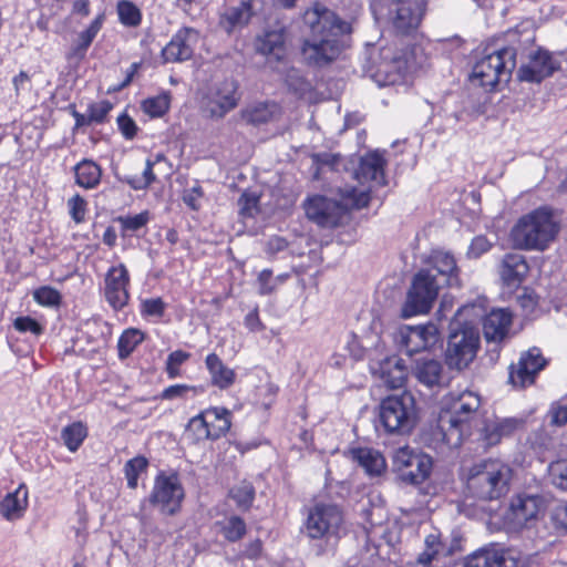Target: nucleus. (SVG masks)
Returning a JSON list of instances; mask_svg holds the SVG:
<instances>
[{
    "mask_svg": "<svg viewBox=\"0 0 567 567\" xmlns=\"http://www.w3.org/2000/svg\"><path fill=\"white\" fill-rule=\"evenodd\" d=\"M310 34L301 45L303 61L316 68H323L336 61L342 53L346 35L351 25L330 9L316 4L305 13Z\"/></svg>",
    "mask_w": 567,
    "mask_h": 567,
    "instance_id": "f257e3e1",
    "label": "nucleus"
},
{
    "mask_svg": "<svg viewBox=\"0 0 567 567\" xmlns=\"http://www.w3.org/2000/svg\"><path fill=\"white\" fill-rule=\"evenodd\" d=\"M484 300L462 306L454 315V322L445 349V362L450 369L463 370L474 360L480 347L476 323L485 309Z\"/></svg>",
    "mask_w": 567,
    "mask_h": 567,
    "instance_id": "f03ea898",
    "label": "nucleus"
},
{
    "mask_svg": "<svg viewBox=\"0 0 567 567\" xmlns=\"http://www.w3.org/2000/svg\"><path fill=\"white\" fill-rule=\"evenodd\" d=\"M338 199L324 196H313L305 203L307 217L320 227H337L344 215L351 209H360L369 204L368 189L358 190L352 185H346L338 190Z\"/></svg>",
    "mask_w": 567,
    "mask_h": 567,
    "instance_id": "7ed1b4c3",
    "label": "nucleus"
},
{
    "mask_svg": "<svg viewBox=\"0 0 567 567\" xmlns=\"http://www.w3.org/2000/svg\"><path fill=\"white\" fill-rule=\"evenodd\" d=\"M481 406V396L473 391L451 393L446 411L440 415L439 426L446 444L457 447L470 435V422L476 416Z\"/></svg>",
    "mask_w": 567,
    "mask_h": 567,
    "instance_id": "20e7f679",
    "label": "nucleus"
},
{
    "mask_svg": "<svg viewBox=\"0 0 567 567\" xmlns=\"http://www.w3.org/2000/svg\"><path fill=\"white\" fill-rule=\"evenodd\" d=\"M558 231L551 214L538 208L518 219L511 231L515 247L525 250H544Z\"/></svg>",
    "mask_w": 567,
    "mask_h": 567,
    "instance_id": "39448f33",
    "label": "nucleus"
},
{
    "mask_svg": "<svg viewBox=\"0 0 567 567\" xmlns=\"http://www.w3.org/2000/svg\"><path fill=\"white\" fill-rule=\"evenodd\" d=\"M512 471L499 460H485L472 466L466 486L468 492L481 499H496L508 489Z\"/></svg>",
    "mask_w": 567,
    "mask_h": 567,
    "instance_id": "423d86ee",
    "label": "nucleus"
},
{
    "mask_svg": "<svg viewBox=\"0 0 567 567\" xmlns=\"http://www.w3.org/2000/svg\"><path fill=\"white\" fill-rule=\"evenodd\" d=\"M516 55L514 47H505L484 54L473 65L471 82L489 90L497 84L507 83L516 68Z\"/></svg>",
    "mask_w": 567,
    "mask_h": 567,
    "instance_id": "0eeeda50",
    "label": "nucleus"
},
{
    "mask_svg": "<svg viewBox=\"0 0 567 567\" xmlns=\"http://www.w3.org/2000/svg\"><path fill=\"white\" fill-rule=\"evenodd\" d=\"M380 422L391 434H409L416 423L415 400L410 392L391 395L380 404Z\"/></svg>",
    "mask_w": 567,
    "mask_h": 567,
    "instance_id": "6e6552de",
    "label": "nucleus"
},
{
    "mask_svg": "<svg viewBox=\"0 0 567 567\" xmlns=\"http://www.w3.org/2000/svg\"><path fill=\"white\" fill-rule=\"evenodd\" d=\"M442 286L430 270H419L411 282L406 299L401 309L402 318L427 313L439 296Z\"/></svg>",
    "mask_w": 567,
    "mask_h": 567,
    "instance_id": "1a4fd4ad",
    "label": "nucleus"
},
{
    "mask_svg": "<svg viewBox=\"0 0 567 567\" xmlns=\"http://www.w3.org/2000/svg\"><path fill=\"white\" fill-rule=\"evenodd\" d=\"M184 497L185 491L178 475L161 472L154 480L148 499L161 513L173 516L179 512Z\"/></svg>",
    "mask_w": 567,
    "mask_h": 567,
    "instance_id": "9d476101",
    "label": "nucleus"
},
{
    "mask_svg": "<svg viewBox=\"0 0 567 567\" xmlns=\"http://www.w3.org/2000/svg\"><path fill=\"white\" fill-rule=\"evenodd\" d=\"M343 515L333 504L318 503L308 513L306 533L312 539L339 537Z\"/></svg>",
    "mask_w": 567,
    "mask_h": 567,
    "instance_id": "9b49d317",
    "label": "nucleus"
},
{
    "mask_svg": "<svg viewBox=\"0 0 567 567\" xmlns=\"http://www.w3.org/2000/svg\"><path fill=\"white\" fill-rule=\"evenodd\" d=\"M411 52L396 45L384 47L380 51V62L377 65L374 75L383 85H392L403 80L414 63Z\"/></svg>",
    "mask_w": 567,
    "mask_h": 567,
    "instance_id": "f8f14e48",
    "label": "nucleus"
},
{
    "mask_svg": "<svg viewBox=\"0 0 567 567\" xmlns=\"http://www.w3.org/2000/svg\"><path fill=\"white\" fill-rule=\"evenodd\" d=\"M237 85L233 81H224L206 93L202 100V111L210 118H223L238 104Z\"/></svg>",
    "mask_w": 567,
    "mask_h": 567,
    "instance_id": "ddd939ff",
    "label": "nucleus"
},
{
    "mask_svg": "<svg viewBox=\"0 0 567 567\" xmlns=\"http://www.w3.org/2000/svg\"><path fill=\"white\" fill-rule=\"evenodd\" d=\"M425 11L424 0H390L389 18L396 32L408 34L417 29Z\"/></svg>",
    "mask_w": 567,
    "mask_h": 567,
    "instance_id": "4468645a",
    "label": "nucleus"
},
{
    "mask_svg": "<svg viewBox=\"0 0 567 567\" xmlns=\"http://www.w3.org/2000/svg\"><path fill=\"white\" fill-rule=\"evenodd\" d=\"M385 165L384 152L377 150L363 155L353 173V177L358 181L360 187H354L358 190L368 189L370 195L374 186H383L385 184Z\"/></svg>",
    "mask_w": 567,
    "mask_h": 567,
    "instance_id": "2eb2a0df",
    "label": "nucleus"
},
{
    "mask_svg": "<svg viewBox=\"0 0 567 567\" xmlns=\"http://www.w3.org/2000/svg\"><path fill=\"white\" fill-rule=\"evenodd\" d=\"M542 499L534 495H517L512 498L504 514V524L509 530H520L537 518Z\"/></svg>",
    "mask_w": 567,
    "mask_h": 567,
    "instance_id": "dca6fc26",
    "label": "nucleus"
},
{
    "mask_svg": "<svg viewBox=\"0 0 567 567\" xmlns=\"http://www.w3.org/2000/svg\"><path fill=\"white\" fill-rule=\"evenodd\" d=\"M130 274L124 264L111 267L104 279V298L113 310H122L130 300Z\"/></svg>",
    "mask_w": 567,
    "mask_h": 567,
    "instance_id": "f3484780",
    "label": "nucleus"
},
{
    "mask_svg": "<svg viewBox=\"0 0 567 567\" xmlns=\"http://www.w3.org/2000/svg\"><path fill=\"white\" fill-rule=\"evenodd\" d=\"M439 340V328L429 322L423 326H404L399 332L401 350L412 355L434 346Z\"/></svg>",
    "mask_w": 567,
    "mask_h": 567,
    "instance_id": "a211bd4d",
    "label": "nucleus"
},
{
    "mask_svg": "<svg viewBox=\"0 0 567 567\" xmlns=\"http://www.w3.org/2000/svg\"><path fill=\"white\" fill-rule=\"evenodd\" d=\"M546 364L547 360L543 357L540 349L533 347L520 354L516 365H511L509 381L514 385L522 388L530 385Z\"/></svg>",
    "mask_w": 567,
    "mask_h": 567,
    "instance_id": "6ab92c4d",
    "label": "nucleus"
},
{
    "mask_svg": "<svg viewBox=\"0 0 567 567\" xmlns=\"http://www.w3.org/2000/svg\"><path fill=\"white\" fill-rule=\"evenodd\" d=\"M199 33L194 28H181L163 48L162 58L165 63H176L189 60L194 45L198 42Z\"/></svg>",
    "mask_w": 567,
    "mask_h": 567,
    "instance_id": "aec40b11",
    "label": "nucleus"
},
{
    "mask_svg": "<svg viewBox=\"0 0 567 567\" xmlns=\"http://www.w3.org/2000/svg\"><path fill=\"white\" fill-rule=\"evenodd\" d=\"M427 266L421 270H430L435 275L439 285L444 287H460V269L454 256L444 250H433L427 258Z\"/></svg>",
    "mask_w": 567,
    "mask_h": 567,
    "instance_id": "412c9836",
    "label": "nucleus"
},
{
    "mask_svg": "<svg viewBox=\"0 0 567 567\" xmlns=\"http://www.w3.org/2000/svg\"><path fill=\"white\" fill-rule=\"evenodd\" d=\"M527 416L498 417L485 423L483 439L489 446L498 444L503 439H508L526 429Z\"/></svg>",
    "mask_w": 567,
    "mask_h": 567,
    "instance_id": "4be33fe9",
    "label": "nucleus"
},
{
    "mask_svg": "<svg viewBox=\"0 0 567 567\" xmlns=\"http://www.w3.org/2000/svg\"><path fill=\"white\" fill-rule=\"evenodd\" d=\"M372 374L390 389L402 388L406 380V368L402 359L392 355L370 364Z\"/></svg>",
    "mask_w": 567,
    "mask_h": 567,
    "instance_id": "5701e85b",
    "label": "nucleus"
},
{
    "mask_svg": "<svg viewBox=\"0 0 567 567\" xmlns=\"http://www.w3.org/2000/svg\"><path fill=\"white\" fill-rule=\"evenodd\" d=\"M555 61L547 51L537 50L529 55V61L518 70V79L526 82H540L555 71Z\"/></svg>",
    "mask_w": 567,
    "mask_h": 567,
    "instance_id": "b1692460",
    "label": "nucleus"
},
{
    "mask_svg": "<svg viewBox=\"0 0 567 567\" xmlns=\"http://www.w3.org/2000/svg\"><path fill=\"white\" fill-rule=\"evenodd\" d=\"M485 300V298H478ZM484 309L485 302H483ZM483 332L488 342H501L507 334L508 328L512 323V313L505 309H493L491 312H484L483 317Z\"/></svg>",
    "mask_w": 567,
    "mask_h": 567,
    "instance_id": "393cba45",
    "label": "nucleus"
},
{
    "mask_svg": "<svg viewBox=\"0 0 567 567\" xmlns=\"http://www.w3.org/2000/svg\"><path fill=\"white\" fill-rule=\"evenodd\" d=\"M256 51L281 61L286 54V31L284 27L266 29L255 41Z\"/></svg>",
    "mask_w": 567,
    "mask_h": 567,
    "instance_id": "a878e982",
    "label": "nucleus"
},
{
    "mask_svg": "<svg viewBox=\"0 0 567 567\" xmlns=\"http://www.w3.org/2000/svg\"><path fill=\"white\" fill-rule=\"evenodd\" d=\"M349 455L370 477L380 476L386 470L383 454L372 447H354L349 451Z\"/></svg>",
    "mask_w": 567,
    "mask_h": 567,
    "instance_id": "bb28decb",
    "label": "nucleus"
},
{
    "mask_svg": "<svg viewBox=\"0 0 567 567\" xmlns=\"http://www.w3.org/2000/svg\"><path fill=\"white\" fill-rule=\"evenodd\" d=\"M412 373L420 383L429 388L440 386L443 383L444 368L441 361L423 357L414 362Z\"/></svg>",
    "mask_w": 567,
    "mask_h": 567,
    "instance_id": "cd10ccee",
    "label": "nucleus"
},
{
    "mask_svg": "<svg viewBox=\"0 0 567 567\" xmlns=\"http://www.w3.org/2000/svg\"><path fill=\"white\" fill-rule=\"evenodd\" d=\"M28 495L25 484H20L0 501V515L10 522L21 518L28 507Z\"/></svg>",
    "mask_w": 567,
    "mask_h": 567,
    "instance_id": "c85d7f7f",
    "label": "nucleus"
},
{
    "mask_svg": "<svg viewBox=\"0 0 567 567\" xmlns=\"http://www.w3.org/2000/svg\"><path fill=\"white\" fill-rule=\"evenodd\" d=\"M255 1L256 0H244L238 6L227 8L220 16V27L227 33H231L236 28H243L248 24L254 16Z\"/></svg>",
    "mask_w": 567,
    "mask_h": 567,
    "instance_id": "c756f323",
    "label": "nucleus"
},
{
    "mask_svg": "<svg viewBox=\"0 0 567 567\" xmlns=\"http://www.w3.org/2000/svg\"><path fill=\"white\" fill-rule=\"evenodd\" d=\"M528 270V264L523 255L507 254L502 262L501 276L508 287H516L524 280Z\"/></svg>",
    "mask_w": 567,
    "mask_h": 567,
    "instance_id": "7c9ffc66",
    "label": "nucleus"
},
{
    "mask_svg": "<svg viewBox=\"0 0 567 567\" xmlns=\"http://www.w3.org/2000/svg\"><path fill=\"white\" fill-rule=\"evenodd\" d=\"M205 365L210 375V382L220 390L229 389L236 381V373L228 368L216 353H209L205 359Z\"/></svg>",
    "mask_w": 567,
    "mask_h": 567,
    "instance_id": "2f4dec72",
    "label": "nucleus"
},
{
    "mask_svg": "<svg viewBox=\"0 0 567 567\" xmlns=\"http://www.w3.org/2000/svg\"><path fill=\"white\" fill-rule=\"evenodd\" d=\"M202 413L207 423L212 440H217L229 431L231 422L230 412L227 409L209 408Z\"/></svg>",
    "mask_w": 567,
    "mask_h": 567,
    "instance_id": "473e14b6",
    "label": "nucleus"
},
{
    "mask_svg": "<svg viewBox=\"0 0 567 567\" xmlns=\"http://www.w3.org/2000/svg\"><path fill=\"white\" fill-rule=\"evenodd\" d=\"M516 561L495 550H482L470 556L465 567H516Z\"/></svg>",
    "mask_w": 567,
    "mask_h": 567,
    "instance_id": "72a5a7b5",
    "label": "nucleus"
},
{
    "mask_svg": "<svg viewBox=\"0 0 567 567\" xmlns=\"http://www.w3.org/2000/svg\"><path fill=\"white\" fill-rule=\"evenodd\" d=\"M103 20V16H97L87 27V29L79 34L76 42L66 55L68 59L81 60L85 56L87 49L102 28Z\"/></svg>",
    "mask_w": 567,
    "mask_h": 567,
    "instance_id": "f704fd0d",
    "label": "nucleus"
},
{
    "mask_svg": "<svg viewBox=\"0 0 567 567\" xmlns=\"http://www.w3.org/2000/svg\"><path fill=\"white\" fill-rule=\"evenodd\" d=\"M75 183L85 189L95 188L102 176L101 167L91 159H83L74 167Z\"/></svg>",
    "mask_w": 567,
    "mask_h": 567,
    "instance_id": "c9c22d12",
    "label": "nucleus"
},
{
    "mask_svg": "<svg viewBox=\"0 0 567 567\" xmlns=\"http://www.w3.org/2000/svg\"><path fill=\"white\" fill-rule=\"evenodd\" d=\"M86 436L87 427L80 421L68 424L61 431V440L71 453L80 449Z\"/></svg>",
    "mask_w": 567,
    "mask_h": 567,
    "instance_id": "e433bc0d",
    "label": "nucleus"
},
{
    "mask_svg": "<svg viewBox=\"0 0 567 567\" xmlns=\"http://www.w3.org/2000/svg\"><path fill=\"white\" fill-rule=\"evenodd\" d=\"M432 465V458L424 454L413 463V467L405 471L401 480L413 485L421 484L430 476Z\"/></svg>",
    "mask_w": 567,
    "mask_h": 567,
    "instance_id": "4c0bfd02",
    "label": "nucleus"
},
{
    "mask_svg": "<svg viewBox=\"0 0 567 567\" xmlns=\"http://www.w3.org/2000/svg\"><path fill=\"white\" fill-rule=\"evenodd\" d=\"M444 545L441 540V535L437 532L430 533L424 539V549L417 556V564L422 566H430L431 563L441 554Z\"/></svg>",
    "mask_w": 567,
    "mask_h": 567,
    "instance_id": "58836bf2",
    "label": "nucleus"
},
{
    "mask_svg": "<svg viewBox=\"0 0 567 567\" xmlns=\"http://www.w3.org/2000/svg\"><path fill=\"white\" fill-rule=\"evenodd\" d=\"M144 340V333L135 328H128L123 331L117 341L118 357L125 359Z\"/></svg>",
    "mask_w": 567,
    "mask_h": 567,
    "instance_id": "ea45409f",
    "label": "nucleus"
},
{
    "mask_svg": "<svg viewBox=\"0 0 567 567\" xmlns=\"http://www.w3.org/2000/svg\"><path fill=\"white\" fill-rule=\"evenodd\" d=\"M229 497L236 503L239 509L247 511L255 499V488L249 482H240L230 488Z\"/></svg>",
    "mask_w": 567,
    "mask_h": 567,
    "instance_id": "a19ab883",
    "label": "nucleus"
},
{
    "mask_svg": "<svg viewBox=\"0 0 567 567\" xmlns=\"http://www.w3.org/2000/svg\"><path fill=\"white\" fill-rule=\"evenodd\" d=\"M219 525L224 537L231 543L240 540L247 532L245 520L236 515L227 517L224 522L219 523Z\"/></svg>",
    "mask_w": 567,
    "mask_h": 567,
    "instance_id": "79ce46f5",
    "label": "nucleus"
},
{
    "mask_svg": "<svg viewBox=\"0 0 567 567\" xmlns=\"http://www.w3.org/2000/svg\"><path fill=\"white\" fill-rule=\"evenodd\" d=\"M422 455L424 454L417 453L409 446H403L395 450L392 456V463L400 477L405 473L408 468L413 467V463Z\"/></svg>",
    "mask_w": 567,
    "mask_h": 567,
    "instance_id": "37998d69",
    "label": "nucleus"
},
{
    "mask_svg": "<svg viewBox=\"0 0 567 567\" xmlns=\"http://www.w3.org/2000/svg\"><path fill=\"white\" fill-rule=\"evenodd\" d=\"M117 14L120 22L125 27L135 28L142 22L141 10L128 0H122L117 3Z\"/></svg>",
    "mask_w": 567,
    "mask_h": 567,
    "instance_id": "c03bdc74",
    "label": "nucleus"
},
{
    "mask_svg": "<svg viewBox=\"0 0 567 567\" xmlns=\"http://www.w3.org/2000/svg\"><path fill=\"white\" fill-rule=\"evenodd\" d=\"M148 220V212H142L134 216H118L115 218V223L121 226V235L123 237L131 236L135 231L142 229L147 225Z\"/></svg>",
    "mask_w": 567,
    "mask_h": 567,
    "instance_id": "a18cd8bd",
    "label": "nucleus"
},
{
    "mask_svg": "<svg viewBox=\"0 0 567 567\" xmlns=\"http://www.w3.org/2000/svg\"><path fill=\"white\" fill-rule=\"evenodd\" d=\"M148 461L144 456H136L126 462L124 472L130 488L135 489L137 487L138 476L146 471Z\"/></svg>",
    "mask_w": 567,
    "mask_h": 567,
    "instance_id": "49530a36",
    "label": "nucleus"
},
{
    "mask_svg": "<svg viewBox=\"0 0 567 567\" xmlns=\"http://www.w3.org/2000/svg\"><path fill=\"white\" fill-rule=\"evenodd\" d=\"M275 112V105L268 103H258L245 110L244 117L252 124H262L268 122Z\"/></svg>",
    "mask_w": 567,
    "mask_h": 567,
    "instance_id": "de8ad7c7",
    "label": "nucleus"
},
{
    "mask_svg": "<svg viewBox=\"0 0 567 567\" xmlns=\"http://www.w3.org/2000/svg\"><path fill=\"white\" fill-rule=\"evenodd\" d=\"M169 109V97L167 94H161L148 97L142 102V110L151 117H161Z\"/></svg>",
    "mask_w": 567,
    "mask_h": 567,
    "instance_id": "09e8293b",
    "label": "nucleus"
},
{
    "mask_svg": "<svg viewBox=\"0 0 567 567\" xmlns=\"http://www.w3.org/2000/svg\"><path fill=\"white\" fill-rule=\"evenodd\" d=\"M186 434L195 442L212 440L210 432L207 429V423L202 412L189 420L186 426Z\"/></svg>",
    "mask_w": 567,
    "mask_h": 567,
    "instance_id": "8fccbe9b",
    "label": "nucleus"
},
{
    "mask_svg": "<svg viewBox=\"0 0 567 567\" xmlns=\"http://www.w3.org/2000/svg\"><path fill=\"white\" fill-rule=\"evenodd\" d=\"M34 301L43 307H58L62 297L59 290L51 286H42L32 293Z\"/></svg>",
    "mask_w": 567,
    "mask_h": 567,
    "instance_id": "3c124183",
    "label": "nucleus"
},
{
    "mask_svg": "<svg viewBox=\"0 0 567 567\" xmlns=\"http://www.w3.org/2000/svg\"><path fill=\"white\" fill-rule=\"evenodd\" d=\"M259 196L245 192L238 199L239 214L243 217H255L259 213Z\"/></svg>",
    "mask_w": 567,
    "mask_h": 567,
    "instance_id": "603ef678",
    "label": "nucleus"
},
{
    "mask_svg": "<svg viewBox=\"0 0 567 567\" xmlns=\"http://www.w3.org/2000/svg\"><path fill=\"white\" fill-rule=\"evenodd\" d=\"M112 107V103L106 100L90 104L86 113L91 125L104 123Z\"/></svg>",
    "mask_w": 567,
    "mask_h": 567,
    "instance_id": "864d4df0",
    "label": "nucleus"
},
{
    "mask_svg": "<svg viewBox=\"0 0 567 567\" xmlns=\"http://www.w3.org/2000/svg\"><path fill=\"white\" fill-rule=\"evenodd\" d=\"M528 441H529L530 447L537 454H543L544 452H546L553 447V437L545 429H539V430L535 431L529 436Z\"/></svg>",
    "mask_w": 567,
    "mask_h": 567,
    "instance_id": "5fc2aeb1",
    "label": "nucleus"
},
{
    "mask_svg": "<svg viewBox=\"0 0 567 567\" xmlns=\"http://www.w3.org/2000/svg\"><path fill=\"white\" fill-rule=\"evenodd\" d=\"M190 354L182 350L171 352L166 360V373L169 379H175L179 375V367L189 359Z\"/></svg>",
    "mask_w": 567,
    "mask_h": 567,
    "instance_id": "6e6d98bb",
    "label": "nucleus"
},
{
    "mask_svg": "<svg viewBox=\"0 0 567 567\" xmlns=\"http://www.w3.org/2000/svg\"><path fill=\"white\" fill-rule=\"evenodd\" d=\"M550 474L554 484L567 491V458L558 460L550 464Z\"/></svg>",
    "mask_w": 567,
    "mask_h": 567,
    "instance_id": "4d7b16f0",
    "label": "nucleus"
},
{
    "mask_svg": "<svg viewBox=\"0 0 567 567\" xmlns=\"http://www.w3.org/2000/svg\"><path fill=\"white\" fill-rule=\"evenodd\" d=\"M68 207L71 218L76 223L81 224L85 219L86 202L80 195H74L68 200Z\"/></svg>",
    "mask_w": 567,
    "mask_h": 567,
    "instance_id": "13d9d810",
    "label": "nucleus"
},
{
    "mask_svg": "<svg viewBox=\"0 0 567 567\" xmlns=\"http://www.w3.org/2000/svg\"><path fill=\"white\" fill-rule=\"evenodd\" d=\"M165 302L162 298L145 299L141 303V313L144 317H163L165 312Z\"/></svg>",
    "mask_w": 567,
    "mask_h": 567,
    "instance_id": "bf43d9fd",
    "label": "nucleus"
},
{
    "mask_svg": "<svg viewBox=\"0 0 567 567\" xmlns=\"http://www.w3.org/2000/svg\"><path fill=\"white\" fill-rule=\"evenodd\" d=\"M189 392L196 395L198 393V389L187 384H173L163 390L161 399L174 400L178 398H187Z\"/></svg>",
    "mask_w": 567,
    "mask_h": 567,
    "instance_id": "052dcab7",
    "label": "nucleus"
},
{
    "mask_svg": "<svg viewBox=\"0 0 567 567\" xmlns=\"http://www.w3.org/2000/svg\"><path fill=\"white\" fill-rule=\"evenodd\" d=\"M13 327L21 333L31 332L34 336H40L43 332V327L29 316L16 318Z\"/></svg>",
    "mask_w": 567,
    "mask_h": 567,
    "instance_id": "680f3d73",
    "label": "nucleus"
},
{
    "mask_svg": "<svg viewBox=\"0 0 567 567\" xmlns=\"http://www.w3.org/2000/svg\"><path fill=\"white\" fill-rule=\"evenodd\" d=\"M550 424L555 426H565L567 424V404L554 402L548 411Z\"/></svg>",
    "mask_w": 567,
    "mask_h": 567,
    "instance_id": "e2e57ef3",
    "label": "nucleus"
},
{
    "mask_svg": "<svg viewBox=\"0 0 567 567\" xmlns=\"http://www.w3.org/2000/svg\"><path fill=\"white\" fill-rule=\"evenodd\" d=\"M203 196V188L199 185H195L188 189H185L182 198L187 207L193 210H198L200 208V200Z\"/></svg>",
    "mask_w": 567,
    "mask_h": 567,
    "instance_id": "0e129e2a",
    "label": "nucleus"
},
{
    "mask_svg": "<svg viewBox=\"0 0 567 567\" xmlns=\"http://www.w3.org/2000/svg\"><path fill=\"white\" fill-rule=\"evenodd\" d=\"M492 247V244L485 236H476L467 250L470 258H480L483 254L487 252Z\"/></svg>",
    "mask_w": 567,
    "mask_h": 567,
    "instance_id": "69168bd1",
    "label": "nucleus"
},
{
    "mask_svg": "<svg viewBox=\"0 0 567 567\" xmlns=\"http://www.w3.org/2000/svg\"><path fill=\"white\" fill-rule=\"evenodd\" d=\"M258 286V292L261 296H267L275 291L277 285L272 278V271L270 269H264L259 274Z\"/></svg>",
    "mask_w": 567,
    "mask_h": 567,
    "instance_id": "338daca9",
    "label": "nucleus"
},
{
    "mask_svg": "<svg viewBox=\"0 0 567 567\" xmlns=\"http://www.w3.org/2000/svg\"><path fill=\"white\" fill-rule=\"evenodd\" d=\"M117 126L120 132L126 140L134 138L137 133L136 123L126 113H123L117 117Z\"/></svg>",
    "mask_w": 567,
    "mask_h": 567,
    "instance_id": "774afa93",
    "label": "nucleus"
}]
</instances>
